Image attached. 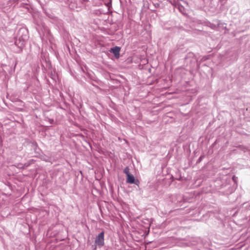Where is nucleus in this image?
I'll return each instance as SVG.
<instances>
[{"label": "nucleus", "instance_id": "7ed1b4c3", "mask_svg": "<svg viewBox=\"0 0 250 250\" xmlns=\"http://www.w3.org/2000/svg\"><path fill=\"white\" fill-rule=\"evenodd\" d=\"M134 176L130 174L127 176L126 182L129 184H133L134 183Z\"/></svg>", "mask_w": 250, "mask_h": 250}, {"label": "nucleus", "instance_id": "f03ea898", "mask_svg": "<svg viewBox=\"0 0 250 250\" xmlns=\"http://www.w3.org/2000/svg\"><path fill=\"white\" fill-rule=\"evenodd\" d=\"M121 48L118 46H115L113 48H111L109 51L114 54L115 57L118 59L120 57V52Z\"/></svg>", "mask_w": 250, "mask_h": 250}, {"label": "nucleus", "instance_id": "f257e3e1", "mask_svg": "<svg viewBox=\"0 0 250 250\" xmlns=\"http://www.w3.org/2000/svg\"><path fill=\"white\" fill-rule=\"evenodd\" d=\"M95 243L99 246H103L104 245V232L102 231L98 236H97L95 239Z\"/></svg>", "mask_w": 250, "mask_h": 250}, {"label": "nucleus", "instance_id": "20e7f679", "mask_svg": "<svg viewBox=\"0 0 250 250\" xmlns=\"http://www.w3.org/2000/svg\"><path fill=\"white\" fill-rule=\"evenodd\" d=\"M124 172L126 174L127 176L130 175L129 173V169L128 167H125L124 170Z\"/></svg>", "mask_w": 250, "mask_h": 250}]
</instances>
